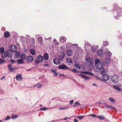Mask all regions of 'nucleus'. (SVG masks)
I'll return each instance as SVG.
<instances>
[{"label":"nucleus","instance_id":"obj_17","mask_svg":"<svg viewBox=\"0 0 122 122\" xmlns=\"http://www.w3.org/2000/svg\"><path fill=\"white\" fill-rule=\"evenodd\" d=\"M66 54L68 56H71L72 55V51L71 50H68L66 51Z\"/></svg>","mask_w":122,"mask_h":122},{"label":"nucleus","instance_id":"obj_46","mask_svg":"<svg viewBox=\"0 0 122 122\" xmlns=\"http://www.w3.org/2000/svg\"><path fill=\"white\" fill-rule=\"evenodd\" d=\"M69 107H70L69 106V107H64V108L60 107L59 108V109L60 110L65 109H67L68 108H69Z\"/></svg>","mask_w":122,"mask_h":122},{"label":"nucleus","instance_id":"obj_58","mask_svg":"<svg viewBox=\"0 0 122 122\" xmlns=\"http://www.w3.org/2000/svg\"><path fill=\"white\" fill-rule=\"evenodd\" d=\"M73 121L74 122H78V121L76 119H74Z\"/></svg>","mask_w":122,"mask_h":122},{"label":"nucleus","instance_id":"obj_25","mask_svg":"<svg viewBox=\"0 0 122 122\" xmlns=\"http://www.w3.org/2000/svg\"><path fill=\"white\" fill-rule=\"evenodd\" d=\"M101 70V71L100 73L103 76V75L106 74V72L105 71V69L104 67L103 68H102V69Z\"/></svg>","mask_w":122,"mask_h":122},{"label":"nucleus","instance_id":"obj_28","mask_svg":"<svg viewBox=\"0 0 122 122\" xmlns=\"http://www.w3.org/2000/svg\"><path fill=\"white\" fill-rule=\"evenodd\" d=\"M80 76L85 80H88L89 79V78L88 77L84 75L81 74Z\"/></svg>","mask_w":122,"mask_h":122},{"label":"nucleus","instance_id":"obj_27","mask_svg":"<svg viewBox=\"0 0 122 122\" xmlns=\"http://www.w3.org/2000/svg\"><path fill=\"white\" fill-rule=\"evenodd\" d=\"M30 53L32 55H34L36 54V52L35 49H32L30 51Z\"/></svg>","mask_w":122,"mask_h":122},{"label":"nucleus","instance_id":"obj_36","mask_svg":"<svg viewBox=\"0 0 122 122\" xmlns=\"http://www.w3.org/2000/svg\"><path fill=\"white\" fill-rule=\"evenodd\" d=\"M109 44V42L107 41H104L103 43V45L105 46H106L107 45H108Z\"/></svg>","mask_w":122,"mask_h":122},{"label":"nucleus","instance_id":"obj_1","mask_svg":"<svg viewBox=\"0 0 122 122\" xmlns=\"http://www.w3.org/2000/svg\"><path fill=\"white\" fill-rule=\"evenodd\" d=\"M102 61H100L98 59L96 60L95 62V64L96 67L99 69H102L103 67V65L102 63Z\"/></svg>","mask_w":122,"mask_h":122},{"label":"nucleus","instance_id":"obj_48","mask_svg":"<svg viewBox=\"0 0 122 122\" xmlns=\"http://www.w3.org/2000/svg\"><path fill=\"white\" fill-rule=\"evenodd\" d=\"M77 117L79 119H81L83 118V117H84V116H77Z\"/></svg>","mask_w":122,"mask_h":122},{"label":"nucleus","instance_id":"obj_42","mask_svg":"<svg viewBox=\"0 0 122 122\" xmlns=\"http://www.w3.org/2000/svg\"><path fill=\"white\" fill-rule=\"evenodd\" d=\"M75 66L77 68H79L80 69L81 68L80 66V65L79 64H75Z\"/></svg>","mask_w":122,"mask_h":122},{"label":"nucleus","instance_id":"obj_18","mask_svg":"<svg viewBox=\"0 0 122 122\" xmlns=\"http://www.w3.org/2000/svg\"><path fill=\"white\" fill-rule=\"evenodd\" d=\"M27 57V56L26 54H22L20 56V59L23 61L25 60Z\"/></svg>","mask_w":122,"mask_h":122},{"label":"nucleus","instance_id":"obj_19","mask_svg":"<svg viewBox=\"0 0 122 122\" xmlns=\"http://www.w3.org/2000/svg\"><path fill=\"white\" fill-rule=\"evenodd\" d=\"M92 46L91 45L89 44L88 43H86L85 44V49L86 50H87L88 49V48L89 49Z\"/></svg>","mask_w":122,"mask_h":122},{"label":"nucleus","instance_id":"obj_35","mask_svg":"<svg viewBox=\"0 0 122 122\" xmlns=\"http://www.w3.org/2000/svg\"><path fill=\"white\" fill-rule=\"evenodd\" d=\"M71 44L70 43H68L66 45V47L67 48H69L71 47Z\"/></svg>","mask_w":122,"mask_h":122},{"label":"nucleus","instance_id":"obj_50","mask_svg":"<svg viewBox=\"0 0 122 122\" xmlns=\"http://www.w3.org/2000/svg\"><path fill=\"white\" fill-rule=\"evenodd\" d=\"M88 74L90 75L93 76H94V75L92 73L88 71Z\"/></svg>","mask_w":122,"mask_h":122},{"label":"nucleus","instance_id":"obj_44","mask_svg":"<svg viewBox=\"0 0 122 122\" xmlns=\"http://www.w3.org/2000/svg\"><path fill=\"white\" fill-rule=\"evenodd\" d=\"M5 62V60L1 58L0 59V65L2 64Z\"/></svg>","mask_w":122,"mask_h":122},{"label":"nucleus","instance_id":"obj_33","mask_svg":"<svg viewBox=\"0 0 122 122\" xmlns=\"http://www.w3.org/2000/svg\"><path fill=\"white\" fill-rule=\"evenodd\" d=\"M66 60L68 63H72V59L70 58H66Z\"/></svg>","mask_w":122,"mask_h":122},{"label":"nucleus","instance_id":"obj_60","mask_svg":"<svg viewBox=\"0 0 122 122\" xmlns=\"http://www.w3.org/2000/svg\"><path fill=\"white\" fill-rule=\"evenodd\" d=\"M118 10H117V9L114 10V12H116L117 13V11H118Z\"/></svg>","mask_w":122,"mask_h":122},{"label":"nucleus","instance_id":"obj_26","mask_svg":"<svg viewBox=\"0 0 122 122\" xmlns=\"http://www.w3.org/2000/svg\"><path fill=\"white\" fill-rule=\"evenodd\" d=\"M42 85L40 83H38L35 86V87H37L38 89L42 87Z\"/></svg>","mask_w":122,"mask_h":122},{"label":"nucleus","instance_id":"obj_12","mask_svg":"<svg viewBox=\"0 0 122 122\" xmlns=\"http://www.w3.org/2000/svg\"><path fill=\"white\" fill-rule=\"evenodd\" d=\"M8 67L9 71L10 72H14L15 71V70H16L17 68H13L12 67V66L11 65H9L8 66Z\"/></svg>","mask_w":122,"mask_h":122},{"label":"nucleus","instance_id":"obj_23","mask_svg":"<svg viewBox=\"0 0 122 122\" xmlns=\"http://www.w3.org/2000/svg\"><path fill=\"white\" fill-rule=\"evenodd\" d=\"M38 40L41 45H42L43 44L42 38L41 37H39L38 38Z\"/></svg>","mask_w":122,"mask_h":122},{"label":"nucleus","instance_id":"obj_9","mask_svg":"<svg viewBox=\"0 0 122 122\" xmlns=\"http://www.w3.org/2000/svg\"><path fill=\"white\" fill-rule=\"evenodd\" d=\"M65 53L63 52H61L59 56V58L61 61H63L65 57Z\"/></svg>","mask_w":122,"mask_h":122},{"label":"nucleus","instance_id":"obj_41","mask_svg":"<svg viewBox=\"0 0 122 122\" xmlns=\"http://www.w3.org/2000/svg\"><path fill=\"white\" fill-rule=\"evenodd\" d=\"M80 105V103L77 102L76 101L74 104V106L76 107Z\"/></svg>","mask_w":122,"mask_h":122},{"label":"nucleus","instance_id":"obj_6","mask_svg":"<svg viewBox=\"0 0 122 122\" xmlns=\"http://www.w3.org/2000/svg\"><path fill=\"white\" fill-rule=\"evenodd\" d=\"M105 53L106 54V57L110 58L112 55V53L107 49H106L105 51Z\"/></svg>","mask_w":122,"mask_h":122},{"label":"nucleus","instance_id":"obj_20","mask_svg":"<svg viewBox=\"0 0 122 122\" xmlns=\"http://www.w3.org/2000/svg\"><path fill=\"white\" fill-rule=\"evenodd\" d=\"M37 59L39 60L41 62H42L44 60L43 56L41 55H39L37 56Z\"/></svg>","mask_w":122,"mask_h":122},{"label":"nucleus","instance_id":"obj_31","mask_svg":"<svg viewBox=\"0 0 122 122\" xmlns=\"http://www.w3.org/2000/svg\"><path fill=\"white\" fill-rule=\"evenodd\" d=\"M51 70L55 76H57V73L56 72L55 70L54 69H51Z\"/></svg>","mask_w":122,"mask_h":122},{"label":"nucleus","instance_id":"obj_52","mask_svg":"<svg viewBox=\"0 0 122 122\" xmlns=\"http://www.w3.org/2000/svg\"><path fill=\"white\" fill-rule=\"evenodd\" d=\"M96 104H102L103 103L101 101H100L98 102H96Z\"/></svg>","mask_w":122,"mask_h":122},{"label":"nucleus","instance_id":"obj_15","mask_svg":"<svg viewBox=\"0 0 122 122\" xmlns=\"http://www.w3.org/2000/svg\"><path fill=\"white\" fill-rule=\"evenodd\" d=\"M66 38L64 36H61L59 39L60 41L62 42L63 43H65L66 42Z\"/></svg>","mask_w":122,"mask_h":122},{"label":"nucleus","instance_id":"obj_51","mask_svg":"<svg viewBox=\"0 0 122 122\" xmlns=\"http://www.w3.org/2000/svg\"><path fill=\"white\" fill-rule=\"evenodd\" d=\"M35 62L37 64L39 63L40 62H41L39 60H36L35 61Z\"/></svg>","mask_w":122,"mask_h":122},{"label":"nucleus","instance_id":"obj_55","mask_svg":"<svg viewBox=\"0 0 122 122\" xmlns=\"http://www.w3.org/2000/svg\"><path fill=\"white\" fill-rule=\"evenodd\" d=\"M10 61L13 63H14L15 62V61L12 59H11Z\"/></svg>","mask_w":122,"mask_h":122},{"label":"nucleus","instance_id":"obj_10","mask_svg":"<svg viewBox=\"0 0 122 122\" xmlns=\"http://www.w3.org/2000/svg\"><path fill=\"white\" fill-rule=\"evenodd\" d=\"M104 104L105 106V108H106L108 109H115V108L113 107L107 105L106 103L105 102H104Z\"/></svg>","mask_w":122,"mask_h":122},{"label":"nucleus","instance_id":"obj_4","mask_svg":"<svg viewBox=\"0 0 122 122\" xmlns=\"http://www.w3.org/2000/svg\"><path fill=\"white\" fill-rule=\"evenodd\" d=\"M111 79L112 81L114 83H117L119 81V78L118 76L115 75L113 76L112 77Z\"/></svg>","mask_w":122,"mask_h":122},{"label":"nucleus","instance_id":"obj_13","mask_svg":"<svg viewBox=\"0 0 122 122\" xmlns=\"http://www.w3.org/2000/svg\"><path fill=\"white\" fill-rule=\"evenodd\" d=\"M15 78L16 80L18 81H21L23 78L21 74H17Z\"/></svg>","mask_w":122,"mask_h":122},{"label":"nucleus","instance_id":"obj_14","mask_svg":"<svg viewBox=\"0 0 122 122\" xmlns=\"http://www.w3.org/2000/svg\"><path fill=\"white\" fill-rule=\"evenodd\" d=\"M20 56V52L18 51H15L14 54V58H19Z\"/></svg>","mask_w":122,"mask_h":122},{"label":"nucleus","instance_id":"obj_7","mask_svg":"<svg viewBox=\"0 0 122 122\" xmlns=\"http://www.w3.org/2000/svg\"><path fill=\"white\" fill-rule=\"evenodd\" d=\"M58 68L60 69L65 70H67L69 69L68 67L64 64L59 66Z\"/></svg>","mask_w":122,"mask_h":122},{"label":"nucleus","instance_id":"obj_43","mask_svg":"<svg viewBox=\"0 0 122 122\" xmlns=\"http://www.w3.org/2000/svg\"><path fill=\"white\" fill-rule=\"evenodd\" d=\"M18 117V115H14L12 116V118H15Z\"/></svg>","mask_w":122,"mask_h":122},{"label":"nucleus","instance_id":"obj_30","mask_svg":"<svg viewBox=\"0 0 122 122\" xmlns=\"http://www.w3.org/2000/svg\"><path fill=\"white\" fill-rule=\"evenodd\" d=\"M113 87L117 91H121V88L116 86H113Z\"/></svg>","mask_w":122,"mask_h":122},{"label":"nucleus","instance_id":"obj_64","mask_svg":"<svg viewBox=\"0 0 122 122\" xmlns=\"http://www.w3.org/2000/svg\"><path fill=\"white\" fill-rule=\"evenodd\" d=\"M96 78H97L98 79H99V77L97 76H96Z\"/></svg>","mask_w":122,"mask_h":122},{"label":"nucleus","instance_id":"obj_3","mask_svg":"<svg viewBox=\"0 0 122 122\" xmlns=\"http://www.w3.org/2000/svg\"><path fill=\"white\" fill-rule=\"evenodd\" d=\"M109 76L107 74H105L103 75L102 76V81L104 82L106 84H108L109 86H111V84L109 82L107 81L109 79Z\"/></svg>","mask_w":122,"mask_h":122},{"label":"nucleus","instance_id":"obj_21","mask_svg":"<svg viewBox=\"0 0 122 122\" xmlns=\"http://www.w3.org/2000/svg\"><path fill=\"white\" fill-rule=\"evenodd\" d=\"M97 54L98 56L101 57L103 54V51L102 50H100L98 51Z\"/></svg>","mask_w":122,"mask_h":122},{"label":"nucleus","instance_id":"obj_16","mask_svg":"<svg viewBox=\"0 0 122 122\" xmlns=\"http://www.w3.org/2000/svg\"><path fill=\"white\" fill-rule=\"evenodd\" d=\"M53 62L55 64L58 65L60 63V61L58 59L56 58L54 59Z\"/></svg>","mask_w":122,"mask_h":122},{"label":"nucleus","instance_id":"obj_40","mask_svg":"<svg viewBox=\"0 0 122 122\" xmlns=\"http://www.w3.org/2000/svg\"><path fill=\"white\" fill-rule=\"evenodd\" d=\"M98 118L100 119H103L104 120L105 119V117L103 116H98Z\"/></svg>","mask_w":122,"mask_h":122},{"label":"nucleus","instance_id":"obj_29","mask_svg":"<svg viewBox=\"0 0 122 122\" xmlns=\"http://www.w3.org/2000/svg\"><path fill=\"white\" fill-rule=\"evenodd\" d=\"M17 63L19 64H23L24 63L23 61L20 59H19L17 61Z\"/></svg>","mask_w":122,"mask_h":122},{"label":"nucleus","instance_id":"obj_39","mask_svg":"<svg viewBox=\"0 0 122 122\" xmlns=\"http://www.w3.org/2000/svg\"><path fill=\"white\" fill-rule=\"evenodd\" d=\"M5 51H4V48L3 47H2L0 48V52L1 54L3 53Z\"/></svg>","mask_w":122,"mask_h":122},{"label":"nucleus","instance_id":"obj_63","mask_svg":"<svg viewBox=\"0 0 122 122\" xmlns=\"http://www.w3.org/2000/svg\"><path fill=\"white\" fill-rule=\"evenodd\" d=\"M32 40L33 41H35V39L34 38H32Z\"/></svg>","mask_w":122,"mask_h":122},{"label":"nucleus","instance_id":"obj_47","mask_svg":"<svg viewBox=\"0 0 122 122\" xmlns=\"http://www.w3.org/2000/svg\"><path fill=\"white\" fill-rule=\"evenodd\" d=\"M88 116H91V117H97V116L96 115H95V114H91L89 115Z\"/></svg>","mask_w":122,"mask_h":122},{"label":"nucleus","instance_id":"obj_32","mask_svg":"<svg viewBox=\"0 0 122 122\" xmlns=\"http://www.w3.org/2000/svg\"><path fill=\"white\" fill-rule=\"evenodd\" d=\"M9 48L10 51L12 53V52H14V51H15L14 49L13 48V47L12 45L10 46Z\"/></svg>","mask_w":122,"mask_h":122},{"label":"nucleus","instance_id":"obj_34","mask_svg":"<svg viewBox=\"0 0 122 122\" xmlns=\"http://www.w3.org/2000/svg\"><path fill=\"white\" fill-rule=\"evenodd\" d=\"M92 65H90L88 66V68L89 70H92L94 69V67Z\"/></svg>","mask_w":122,"mask_h":122},{"label":"nucleus","instance_id":"obj_38","mask_svg":"<svg viewBox=\"0 0 122 122\" xmlns=\"http://www.w3.org/2000/svg\"><path fill=\"white\" fill-rule=\"evenodd\" d=\"M91 51L92 52H94L95 51L96 49L94 47L91 46Z\"/></svg>","mask_w":122,"mask_h":122},{"label":"nucleus","instance_id":"obj_22","mask_svg":"<svg viewBox=\"0 0 122 122\" xmlns=\"http://www.w3.org/2000/svg\"><path fill=\"white\" fill-rule=\"evenodd\" d=\"M44 58L45 60H47L49 58L48 54L47 53L44 54Z\"/></svg>","mask_w":122,"mask_h":122},{"label":"nucleus","instance_id":"obj_24","mask_svg":"<svg viewBox=\"0 0 122 122\" xmlns=\"http://www.w3.org/2000/svg\"><path fill=\"white\" fill-rule=\"evenodd\" d=\"M10 34L8 31H6V32L4 33V35L5 38H7L8 37L10 36Z\"/></svg>","mask_w":122,"mask_h":122},{"label":"nucleus","instance_id":"obj_2","mask_svg":"<svg viewBox=\"0 0 122 122\" xmlns=\"http://www.w3.org/2000/svg\"><path fill=\"white\" fill-rule=\"evenodd\" d=\"M13 53L12 52H10L8 50L7 51H5L3 53L1 54V57L4 58H6L8 56L9 58H11L12 56Z\"/></svg>","mask_w":122,"mask_h":122},{"label":"nucleus","instance_id":"obj_61","mask_svg":"<svg viewBox=\"0 0 122 122\" xmlns=\"http://www.w3.org/2000/svg\"><path fill=\"white\" fill-rule=\"evenodd\" d=\"M43 65H44V66H48V65L47 64H44Z\"/></svg>","mask_w":122,"mask_h":122},{"label":"nucleus","instance_id":"obj_45","mask_svg":"<svg viewBox=\"0 0 122 122\" xmlns=\"http://www.w3.org/2000/svg\"><path fill=\"white\" fill-rule=\"evenodd\" d=\"M80 72L81 73H84L86 75L88 74V71H81Z\"/></svg>","mask_w":122,"mask_h":122},{"label":"nucleus","instance_id":"obj_62","mask_svg":"<svg viewBox=\"0 0 122 122\" xmlns=\"http://www.w3.org/2000/svg\"><path fill=\"white\" fill-rule=\"evenodd\" d=\"M68 119V118L67 117H65L64 118V119L65 120H66Z\"/></svg>","mask_w":122,"mask_h":122},{"label":"nucleus","instance_id":"obj_11","mask_svg":"<svg viewBox=\"0 0 122 122\" xmlns=\"http://www.w3.org/2000/svg\"><path fill=\"white\" fill-rule=\"evenodd\" d=\"M110 58L108 57H106L105 61L104 62L102 61V63L106 64L107 65L108 64L110 63Z\"/></svg>","mask_w":122,"mask_h":122},{"label":"nucleus","instance_id":"obj_37","mask_svg":"<svg viewBox=\"0 0 122 122\" xmlns=\"http://www.w3.org/2000/svg\"><path fill=\"white\" fill-rule=\"evenodd\" d=\"M109 100L111 102H115V100L112 97H110L109 98Z\"/></svg>","mask_w":122,"mask_h":122},{"label":"nucleus","instance_id":"obj_8","mask_svg":"<svg viewBox=\"0 0 122 122\" xmlns=\"http://www.w3.org/2000/svg\"><path fill=\"white\" fill-rule=\"evenodd\" d=\"M33 58L32 56H29L27 57L26 61L28 62H32L33 61Z\"/></svg>","mask_w":122,"mask_h":122},{"label":"nucleus","instance_id":"obj_59","mask_svg":"<svg viewBox=\"0 0 122 122\" xmlns=\"http://www.w3.org/2000/svg\"><path fill=\"white\" fill-rule=\"evenodd\" d=\"M46 107H45L43 108H41V110H45L46 109Z\"/></svg>","mask_w":122,"mask_h":122},{"label":"nucleus","instance_id":"obj_53","mask_svg":"<svg viewBox=\"0 0 122 122\" xmlns=\"http://www.w3.org/2000/svg\"><path fill=\"white\" fill-rule=\"evenodd\" d=\"M12 45V46H13V47H14V49L15 50H16V47L14 45Z\"/></svg>","mask_w":122,"mask_h":122},{"label":"nucleus","instance_id":"obj_54","mask_svg":"<svg viewBox=\"0 0 122 122\" xmlns=\"http://www.w3.org/2000/svg\"><path fill=\"white\" fill-rule=\"evenodd\" d=\"M72 71L74 72H77L76 71V70L75 69H73L72 70Z\"/></svg>","mask_w":122,"mask_h":122},{"label":"nucleus","instance_id":"obj_49","mask_svg":"<svg viewBox=\"0 0 122 122\" xmlns=\"http://www.w3.org/2000/svg\"><path fill=\"white\" fill-rule=\"evenodd\" d=\"M10 117L9 116H8L5 120L6 121L10 119Z\"/></svg>","mask_w":122,"mask_h":122},{"label":"nucleus","instance_id":"obj_56","mask_svg":"<svg viewBox=\"0 0 122 122\" xmlns=\"http://www.w3.org/2000/svg\"><path fill=\"white\" fill-rule=\"evenodd\" d=\"M73 102H74L73 100H71V101H70V104H72L73 103Z\"/></svg>","mask_w":122,"mask_h":122},{"label":"nucleus","instance_id":"obj_5","mask_svg":"<svg viewBox=\"0 0 122 122\" xmlns=\"http://www.w3.org/2000/svg\"><path fill=\"white\" fill-rule=\"evenodd\" d=\"M86 61L90 65H92L94 61L93 59L91 57H88L86 59Z\"/></svg>","mask_w":122,"mask_h":122},{"label":"nucleus","instance_id":"obj_57","mask_svg":"<svg viewBox=\"0 0 122 122\" xmlns=\"http://www.w3.org/2000/svg\"><path fill=\"white\" fill-rule=\"evenodd\" d=\"M72 45H73V46H75V48H77L78 47V45L77 44H73Z\"/></svg>","mask_w":122,"mask_h":122}]
</instances>
